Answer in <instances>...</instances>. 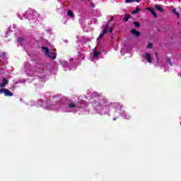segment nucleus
<instances>
[{
	"label": "nucleus",
	"instance_id": "1",
	"mask_svg": "<svg viewBox=\"0 0 181 181\" xmlns=\"http://www.w3.org/2000/svg\"><path fill=\"white\" fill-rule=\"evenodd\" d=\"M42 49L45 51V56L47 57H49L51 60H56V57H57L56 52H50L47 47H42Z\"/></svg>",
	"mask_w": 181,
	"mask_h": 181
},
{
	"label": "nucleus",
	"instance_id": "2",
	"mask_svg": "<svg viewBox=\"0 0 181 181\" xmlns=\"http://www.w3.org/2000/svg\"><path fill=\"white\" fill-rule=\"evenodd\" d=\"M0 94H4L5 97H12L13 95V93L6 88H1Z\"/></svg>",
	"mask_w": 181,
	"mask_h": 181
},
{
	"label": "nucleus",
	"instance_id": "3",
	"mask_svg": "<svg viewBox=\"0 0 181 181\" xmlns=\"http://www.w3.org/2000/svg\"><path fill=\"white\" fill-rule=\"evenodd\" d=\"M105 33H108V23H107L106 25H105L103 28V31L102 33L100 34L99 37L98 38V40H100V39H103Z\"/></svg>",
	"mask_w": 181,
	"mask_h": 181
},
{
	"label": "nucleus",
	"instance_id": "4",
	"mask_svg": "<svg viewBox=\"0 0 181 181\" xmlns=\"http://www.w3.org/2000/svg\"><path fill=\"white\" fill-rule=\"evenodd\" d=\"M8 83H9V80L4 78L2 80V83H0V88H4V87H5Z\"/></svg>",
	"mask_w": 181,
	"mask_h": 181
},
{
	"label": "nucleus",
	"instance_id": "5",
	"mask_svg": "<svg viewBox=\"0 0 181 181\" xmlns=\"http://www.w3.org/2000/svg\"><path fill=\"white\" fill-rule=\"evenodd\" d=\"M147 10L149 11V12H151V15H153V16L156 19V18H158V14L156 13H155V9H153V8L148 7Z\"/></svg>",
	"mask_w": 181,
	"mask_h": 181
},
{
	"label": "nucleus",
	"instance_id": "6",
	"mask_svg": "<svg viewBox=\"0 0 181 181\" xmlns=\"http://www.w3.org/2000/svg\"><path fill=\"white\" fill-rule=\"evenodd\" d=\"M146 60L148 63H152V56L149 52L146 53Z\"/></svg>",
	"mask_w": 181,
	"mask_h": 181
},
{
	"label": "nucleus",
	"instance_id": "7",
	"mask_svg": "<svg viewBox=\"0 0 181 181\" xmlns=\"http://www.w3.org/2000/svg\"><path fill=\"white\" fill-rule=\"evenodd\" d=\"M131 33H132V35H134V36H136L137 37H139V36H141V33H139L136 29H132L131 30Z\"/></svg>",
	"mask_w": 181,
	"mask_h": 181
},
{
	"label": "nucleus",
	"instance_id": "8",
	"mask_svg": "<svg viewBox=\"0 0 181 181\" xmlns=\"http://www.w3.org/2000/svg\"><path fill=\"white\" fill-rule=\"evenodd\" d=\"M155 8L157 11H158L159 12H162L163 13L164 12V10L163 8H162V7H160V5H158V4H156L155 5Z\"/></svg>",
	"mask_w": 181,
	"mask_h": 181
},
{
	"label": "nucleus",
	"instance_id": "9",
	"mask_svg": "<svg viewBox=\"0 0 181 181\" xmlns=\"http://www.w3.org/2000/svg\"><path fill=\"white\" fill-rule=\"evenodd\" d=\"M131 18V15L129 14H125L124 18H123V21L124 22H128V21H129V18Z\"/></svg>",
	"mask_w": 181,
	"mask_h": 181
},
{
	"label": "nucleus",
	"instance_id": "10",
	"mask_svg": "<svg viewBox=\"0 0 181 181\" xmlns=\"http://www.w3.org/2000/svg\"><path fill=\"white\" fill-rule=\"evenodd\" d=\"M138 12H141V8L139 7H136L135 10L132 11V15H136Z\"/></svg>",
	"mask_w": 181,
	"mask_h": 181
},
{
	"label": "nucleus",
	"instance_id": "11",
	"mask_svg": "<svg viewBox=\"0 0 181 181\" xmlns=\"http://www.w3.org/2000/svg\"><path fill=\"white\" fill-rule=\"evenodd\" d=\"M68 16H70V18H74V14L73 13V11L71 10H69L67 12Z\"/></svg>",
	"mask_w": 181,
	"mask_h": 181
},
{
	"label": "nucleus",
	"instance_id": "12",
	"mask_svg": "<svg viewBox=\"0 0 181 181\" xmlns=\"http://www.w3.org/2000/svg\"><path fill=\"white\" fill-rule=\"evenodd\" d=\"M100 53H101L100 52L94 51L93 57L94 58L98 57V56H100Z\"/></svg>",
	"mask_w": 181,
	"mask_h": 181
},
{
	"label": "nucleus",
	"instance_id": "13",
	"mask_svg": "<svg viewBox=\"0 0 181 181\" xmlns=\"http://www.w3.org/2000/svg\"><path fill=\"white\" fill-rule=\"evenodd\" d=\"M133 25H134L136 28H141V24H139V22L138 21H134Z\"/></svg>",
	"mask_w": 181,
	"mask_h": 181
},
{
	"label": "nucleus",
	"instance_id": "14",
	"mask_svg": "<svg viewBox=\"0 0 181 181\" xmlns=\"http://www.w3.org/2000/svg\"><path fill=\"white\" fill-rule=\"evenodd\" d=\"M141 0H126V4H129V2H140Z\"/></svg>",
	"mask_w": 181,
	"mask_h": 181
},
{
	"label": "nucleus",
	"instance_id": "15",
	"mask_svg": "<svg viewBox=\"0 0 181 181\" xmlns=\"http://www.w3.org/2000/svg\"><path fill=\"white\" fill-rule=\"evenodd\" d=\"M69 108H76L77 107V105H76L74 103H70L69 105Z\"/></svg>",
	"mask_w": 181,
	"mask_h": 181
},
{
	"label": "nucleus",
	"instance_id": "16",
	"mask_svg": "<svg viewBox=\"0 0 181 181\" xmlns=\"http://www.w3.org/2000/svg\"><path fill=\"white\" fill-rule=\"evenodd\" d=\"M18 43L22 44L23 42V38L22 37H19L18 39Z\"/></svg>",
	"mask_w": 181,
	"mask_h": 181
},
{
	"label": "nucleus",
	"instance_id": "17",
	"mask_svg": "<svg viewBox=\"0 0 181 181\" xmlns=\"http://www.w3.org/2000/svg\"><path fill=\"white\" fill-rule=\"evenodd\" d=\"M167 62L170 64V66H173V64H172V60L170 59V58L167 59Z\"/></svg>",
	"mask_w": 181,
	"mask_h": 181
},
{
	"label": "nucleus",
	"instance_id": "18",
	"mask_svg": "<svg viewBox=\"0 0 181 181\" xmlns=\"http://www.w3.org/2000/svg\"><path fill=\"white\" fill-rule=\"evenodd\" d=\"M81 1L84 0H81ZM88 2L90 4V6H93V8H95V6L94 5V3H92L91 0H88Z\"/></svg>",
	"mask_w": 181,
	"mask_h": 181
},
{
	"label": "nucleus",
	"instance_id": "19",
	"mask_svg": "<svg viewBox=\"0 0 181 181\" xmlns=\"http://www.w3.org/2000/svg\"><path fill=\"white\" fill-rule=\"evenodd\" d=\"M147 47H148V49H152V47H153V44H152V43H148Z\"/></svg>",
	"mask_w": 181,
	"mask_h": 181
},
{
	"label": "nucleus",
	"instance_id": "20",
	"mask_svg": "<svg viewBox=\"0 0 181 181\" xmlns=\"http://www.w3.org/2000/svg\"><path fill=\"white\" fill-rule=\"evenodd\" d=\"M112 30H114V26H112V27L110 28V29L108 30L109 33H112Z\"/></svg>",
	"mask_w": 181,
	"mask_h": 181
},
{
	"label": "nucleus",
	"instance_id": "21",
	"mask_svg": "<svg viewBox=\"0 0 181 181\" xmlns=\"http://www.w3.org/2000/svg\"><path fill=\"white\" fill-rule=\"evenodd\" d=\"M175 15L177 16V18H180V14L179 13V12H175Z\"/></svg>",
	"mask_w": 181,
	"mask_h": 181
},
{
	"label": "nucleus",
	"instance_id": "22",
	"mask_svg": "<svg viewBox=\"0 0 181 181\" xmlns=\"http://www.w3.org/2000/svg\"><path fill=\"white\" fill-rule=\"evenodd\" d=\"M114 21V17H111L110 20L107 22L108 25H110V22H112Z\"/></svg>",
	"mask_w": 181,
	"mask_h": 181
},
{
	"label": "nucleus",
	"instance_id": "23",
	"mask_svg": "<svg viewBox=\"0 0 181 181\" xmlns=\"http://www.w3.org/2000/svg\"><path fill=\"white\" fill-rule=\"evenodd\" d=\"M2 56H3V57H5V56H6V53L3 52V53H2Z\"/></svg>",
	"mask_w": 181,
	"mask_h": 181
},
{
	"label": "nucleus",
	"instance_id": "24",
	"mask_svg": "<svg viewBox=\"0 0 181 181\" xmlns=\"http://www.w3.org/2000/svg\"><path fill=\"white\" fill-rule=\"evenodd\" d=\"M173 12H174V13H175V12H177L176 8H174Z\"/></svg>",
	"mask_w": 181,
	"mask_h": 181
},
{
	"label": "nucleus",
	"instance_id": "25",
	"mask_svg": "<svg viewBox=\"0 0 181 181\" xmlns=\"http://www.w3.org/2000/svg\"><path fill=\"white\" fill-rule=\"evenodd\" d=\"M117 119V118H113V121H115Z\"/></svg>",
	"mask_w": 181,
	"mask_h": 181
}]
</instances>
